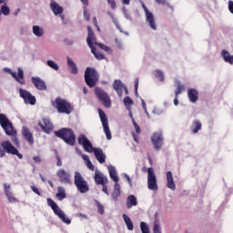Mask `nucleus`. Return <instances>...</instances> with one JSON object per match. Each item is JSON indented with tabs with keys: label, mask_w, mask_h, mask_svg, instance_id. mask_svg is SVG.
I'll use <instances>...</instances> for the list:
<instances>
[{
	"label": "nucleus",
	"mask_w": 233,
	"mask_h": 233,
	"mask_svg": "<svg viewBox=\"0 0 233 233\" xmlns=\"http://www.w3.org/2000/svg\"><path fill=\"white\" fill-rule=\"evenodd\" d=\"M56 176L61 183L64 185H70L72 183V176L69 172H66V170L60 168L56 172Z\"/></svg>",
	"instance_id": "nucleus-15"
},
{
	"label": "nucleus",
	"mask_w": 233,
	"mask_h": 233,
	"mask_svg": "<svg viewBox=\"0 0 233 233\" xmlns=\"http://www.w3.org/2000/svg\"><path fill=\"white\" fill-rule=\"evenodd\" d=\"M133 138H134V141H136V143H139V140L137 139L136 133H133Z\"/></svg>",
	"instance_id": "nucleus-60"
},
{
	"label": "nucleus",
	"mask_w": 233,
	"mask_h": 233,
	"mask_svg": "<svg viewBox=\"0 0 233 233\" xmlns=\"http://www.w3.org/2000/svg\"><path fill=\"white\" fill-rule=\"evenodd\" d=\"M78 217H79V218H83V219H87V218H88L86 215L82 214V213H79V214H78Z\"/></svg>",
	"instance_id": "nucleus-58"
},
{
	"label": "nucleus",
	"mask_w": 233,
	"mask_h": 233,
	"mask_svg": "<svg viewBox=\"0 0 233 233\" xmlns=\"http://www.w3.org/2000/svg\"><path fill=\"white\" fill-rule=\"evenodd\" d=\"M47 205L52 208L54 214L63 221V223H66V225H70V223H72V220L66 218L65 211L62 210L52 198H47Z\"/></svg>",
	"instance_id": "nucleus-8"
},
{
	"label": "nucleus",
	"mask_w": 233,
	"mask_h": 233,
	"mask_svg": "<svg viewBox=\"0 0 233 233\" xmlns=\"http://www.w3.org/2000/svg\"><path fill=\"white\" fill-rule=\"evenodd\" d=\"M81 3H83V5H85L86 6H88V0H80Z\"/></svg>",
	"instance_id": "nucleus-62"
},
{
	"label": "nucleus",
	"mask_w": 233,
	"mask_h": 233,
	"mask_svg": "<svg viewBox=\"0 0 233 233\" xmlns=\"http://www.w3.org/2000/svg\"><path fill=\"white\" fill-rule=\"evenodd\" d=\"M96 34H94V30H92L91 26H87V38L86 42L89 48H92L94 45H96Z\"/></svg>",
	"instance_id": "nucleus-21"
},
{
	"label": "nucleus",
	"mask_w": 233,
	"mask_h": 233,
	"mask_svg": "<svg viewBox=\"0 0 233 233\" xmlns=\"http://www.w3.org/2000/svg\"><path fill=\"white\" fill-rule=\"evenodd\" d=\"M102 191L106 194V196L109 195L108 193V187H106V184L102 185Z\"/></svg>",
	"instance_id": "nucleus-53"
},
{
	"label": "nucleus",
	"mask_w": 233,
	"mask_h": 233,
	"mask_svg": "<svg viewBox=\"0 0 233 233\" xmlns=\"http://www.w3.org/2000/svg\"><path fill=\"white\" fill-rule=\"evenodd\" d=\"M132 207H137V198L134 195H129L127 198V208H132Z\"/></svg>",
	"instance_id": "nucleus-28"
},
{
	"label": "nucleus",
	"mask_w": 233,
	"mask_h": 233,
	"mask_svg": "<svg viewBox=\"0 0 233 233\" xmlns=\"http://www.w3.org/2000/svg\"><path fill=\"white\" fill-rule=\"evenodd\" d=\"M155 2L162 6H167V8H170V10L174 12V7L170 5V3H168L167 0H155Z\"/></svg>",
	"instance_id": "nucleus-36"
},
{
	"label": "nucleus",
	"mask_w": 233,
	"mask_h": 233,
	"mask_svg": "<svg viewBox=\"0 0 233 233\" xmlns=\"http://www.w3.org/2000/svg\"><path fill=\"white\" fill-rule=\"evenodd\" d=\"M95 96H96L98 101L102 103L105 108H110L112 106V100H110V96L105 90L101 89V87L95 88Z\"/></svg>",
	"instance_id": "nucleus-10"
},
{
	"label": "nucleus",
	"mask_w": 233,
	"mask_h": 233,
	"mask_svg": "<svg viewBox=\"0 0 233 233\" xmlns=\"http://www.w3.org/2000/svg\"><path fill=\"white\" fill-rule=\"evenodd\" d=\"M155 76L157 77V79L158 81H161V82L165 81V75L163 74V71H161V70H156Z\"/></svg>",
	"instance_id": "nucleus-39"
},
{
	"label": "nucleus",
	"mask_w": 233,
	"mask_h": 233,
	"mask_svg": "<svg viewBox=\"0 0 233 233\" xmlns=\"http://www.w3.org/2000/svg\"><path fill=\"white\" fill-rule=\"evenodd\" d=\"M147 187L149 190H157V178L152 167L147 168Z\"/></svg>",
	"instance_id": "nucleus-12"
},
{
	"label": "nucleus",
	"mask_w": 233,
	"mask_h": 233,
	"mask_svg": "<svg viewBox=\"0 0 233 233\" xmlns=\"http://www.w3.org/2000/svg\"><path fill=\"white\" fill-rule=\"evenodd\" d=\"M228 10H229L230 14H233V1L232 0L228 1Z\"/></svg>",
	"instance_id": "nucleus-51"
},
{
	"label": "nucleus",
	"mask_w": 233,
	"mask_h": 233,
	"mask_svg": "<svg viewBox=\"0 0 233 233\" xmlns=\"http://www.w3.org/2000/svg\"><path fill=\"white\" fill-rule=\"evenodd\" d=\"M133 125L135 127V130L137 134H141V127H139V125H137V123H136V120L134 119H133Z\"/></svg>",
	"instance_id": "nucleus-48"
},
{
	"label": "nucleus",
	"mask_w": 233,
	"mask_h": 233,
	"mask_svg": "<svg viewBox=\"0 0 233 233\" xmlns=\"http://www.w3.org/2000/svg\"><path fill=\"white\" fill-rule=\"evenodd\" d=\"M85 81L89 88H94L97 82L99 81V74L97 71L92 67H86L85 71Z\"/></svg>",
	"instance_id": "nucleus-7"
},
{
	"label": "nucleus",
	"mask_w": 233,
	"mask_h": 233,
	"mask_svg": "<svg viewBox=\"0 0 233 233\" xmlns=\"http://www.w3.org/2000/svg\"><path fill=\"white\" fill-rule=\"evenodd\" d=\"M202 127L203 126L201 124V121L194 120L190 126V130H191L192 134H198V132H199V130H201Z\"/></svg>",
	"instance_id": "nucleus-27"
},
{
	"label": "nucleus",
	"mask_w": 233,
	"mask_h": 233,
	"mask_svg": "<svg viewBox=\"0 0 233 233\" xmlns=\"http://www.w3.org/2000/svg\"><path fill=\"white\" fill-rule=\"evenodd\" d=\"M95 182L97 185H106L108 183V178L106 177L103 176V174L99 172L95 173Z\"/></svg>",
	"instance_id": "nucleus-25"
},
{
	"label": "nucleus",
	"mask_w": 233,
	"mask_h": 233,
	"mask_svg": "<svg viewBox=\"0 0 233 233\" xmlns=\"http://www.w3.org/2000/svg\"><path fill=\"white\" fill-rule=\"evenodd\" d=\"M95 45L98 46V48H101V50H105V52H110V47L105 46L104 44H99L97 42H95Z\"/></svg>",
	"instance_id": "nucleus-44"
},
{
	"label": "nucleus",
	"mask_w": 233,
	"mask_h": 233,
	"mask_svg": "<svg viewBox=\"0 0 233 233\" xmlns=\"http://www.w3.org/2000/svg\"><path fill=\"white\" fill-rule=\"evenodd\" d=\"M108 5H111L112 10H116L117 8V5L116 4V0H107Z\"/></svg>",
	"instance_id": "nucleus-47"
},
{
	"label": "nucleus",
	"mask_w": 233,
	"mask_h": 233,
	"mask_svg": "<svg viewBox=\"0 0 233 233\" xmlns=\"http://www.w3.org/2000/svg\"><path fill=\"white\" fill-rule=\"evenodd\" d=\"M140 230L142 233H150V228L145 222L140 223Z\"/></svg>",
	"instance_id": "nucleus-40"
},
{
	"label": "nucleus",
	"mask_w": 233,
	"mask_h": 233,
	"mask_svg": "<svg viewBox=\"0 0 233 233\" xmlns=\"http://www.w3.org/2000/svg\"><path fill=\"white\" fill-rule=\"evenodd\" d=\"M84 17L86 21H90V14L86 12V9L84 10Z\"/></svg>",
	"instance_id": "nucleus-52"
},
{
	"label": "nucleus",
	"mask_w": 233,
	"mask_h": 233,
	"mask_svg": "<svg viewBox=\"0 0 233 233\" xmlns=\"http://www.w3.org/2000/svg\"><path fill=\"white\" fill-rule=\"evenodd\" d=\"M91 48V52L92 54L95 56L96 59H98L99 61H101V59H105V55L101 54V52H99L96 46H92Z\"/></svg>",
	"instance_id": "nucleus-33"
},
{
	"label": "nucleus",
	"mask_w": 233,
	"mask_h": 233,
	"mask_svg": "<svg viewBox=\"0 0 233 233\" xmlns=\"http://www.w3.org/2000/svg\"><path fill=\"white\" fill-rule=\"evenodd\" d=\"M93 23L95 26H97V18L96 16L93 17Z\"/></svg>",
	"instance_id": "nucleus-61"
},
{
	"label": "nucleus",
	"mask_w": 233,
	"mask_h": 233,
	"mask_svg": "<svg viewBox=\"0 0 233 233\" xmlns=\"http://www.w3.org/2000/svg\"><path fill=\"white\" fill-rule=\"evenodd\" d=\"M47 66H50V68H53V70H59V66H57V64L53 60H48Z\"/></svg>",
	"instance_id": "nucleus-43"
},
{
	"label": "nucleus",
	"mask_w": 233,
	"mask_h": 233,
	"mask_svg": "<svg viewBox=\"0 0 233 233\" xmlns=\"http://www.w3.org/2000/svg\"><path fill=\"white\" fill-rule=\"evenodd\" d=\"M98 114L102 127L104 128V132L106 136V139L110 141V139H112V133L110 132V127H108V117H106V114H105V111L101 108H98Z\"/></svg>",
	"instance_id": "nucleus-11"
},
{
	"label": "nucleus",
	"mask_w": 233,
	"mask_h": 233,
	"mask_svg": "<svg viewBox=\"0 0 233 233\" xmlns=\"http://www.w3.org/2000/svg\"><path fill=\"white\" fill-rule=\"evenodd\" d=\"M50 8L55 14V15H60L63 13V7L57 4L56 1H52L50 4Z\"/></svg>",
	"instance_id": "nucleus-26"
},
{
	"label": "nucleus",
	"mask_w": 233,
	"mask_h": 233,
	"mask_svg": "<svg viewBox=\"0 0 233 233\" xmlns=\"http://www.w3.org/2000/svg\"><path fill=\"white\" fill-rule=\"evenodd\" d=\"M31 81L34 85V86L36 88V90H46V84L44 82L43 79L39 76H33L31 78Z\"/></svg>",
	"instance_id": "nucleus-20"
},
{
	"label": "nucleus",
	"mask_w": 233,
	"mask_h": 233,
	"mask_svg": "<svg viewBox=\"0 0 233 233\" xmlns=\"http://www.w3.org/2000/svg\"><path fill=\"white\" fill-rule=\"evenodd\" d=\"M6 154L17 156L18 159H23V154L19 153V150L8 140L0 143V157H5Z\"/></svg>",
	"instance_id": "nucleus-5"
},
{
	"label": "nucleus",
	"mask_w": 233,
	"mask_h": 233,
	"mask_svg": "<svg viewBox=\"0 0 233 233\" xmlns=\"http://www.w3.org/2000/svg\"><path fill=\"white\" fill-rule=\"evenodd\" d=\"M221 56L223 57L225 63H228V65H233V56L227 50L221 51Z\"/></svg>",
	"instance_id": "nucleus-29"
},
{
	"label": "nucleus",
	"mask_w": 233,
	"mask_h": 233,
	"mask_svg": "<svg viewBox=\"0 0 233 233\" xmlns=\"http://www.w3.org/2000/svg\"><path fill=\"white\" fill-rule=\"evenodd\" d=\"M1 12L4 15H10V7L6 5L1 6Z\"/></svg>",
	"instance_id": "nucleus-42"
},
{
	"label": "nucleus",
	"mask_w": 233,
	"mask_h": 233,
	"mask_svg": "<svg viewBox=\"0 0 233 233\" xmlns=\"http://www.w3.org/2000/svg\"><path fill=\"white\" fill-rule=\"evenodd\" d=\"M95 203H96V208H97V212L101 216H103V214H105V207L98 200H96Z\"/></svg>",
	"instance_id": "nucleus-38"
},
{
	"label": "nucleus",
	"mask_w": 233,
	"mask_h": 233,
	"mask_svg": "<svg viewBox=\"0 0 233 233\" xmlns=\"http://www.w3.org/2000/svg\"><path fill=\"white\" fill-rule=\"evenodd\" d=\"M108 172L110 178L115 181L114 190L111 194L112 199H114V201H117L121 196V186L118 183L119 177H117V171L114 166H110L108 167Z\"/></svg>",
	"instance_id": "nucleus-6"
},
{
	"label": "nucleus",
	"mask_w": 233,
	"mask_h": 233,
	"mask_svg": "<svg viewBox=\"0 0 233 233\" xmlns=\"http://www.w3.org/2000/svg\"><path fill=\"white\" fill-rule=\"evenodd\" d=\"M167 177V187L170 188V190H176V183H174V176L171 171H167L166 174Z\"/></svg>",
	"instance_id": "nucleus-24"
},
{
	"label": "nucleus",
	"mask_w": 233,
	"mask_h": 233,
	"mask_svg": "<svg viewBox=\"0 0 233 233\" xmlns=\"http://www.w3.org/2000/svg\"><path fill=\"white\" fill-rule=\"evenodd\" d=\"M126 179L127 180V182L129 183V185H132V178H130L128 177V175H126Z\"/></svg>",
	"instance_id": "nucleus-59"
},
{
	"label": "nucleus",
	"mask_w": 233,
	"mask_h": 233,
	"mask_svg": "<svg viewBox=\"0 0 233 233\" xmlns=\"http://www.w3.org/2000/svg\"><path fill=\"white\" fill-rule=\"evenodd\" d=\"M51 105L58 114L70 116V114L74 112V105L61 96H57L55 100H52Z\"/></svg>",
	"instance_id": "nucleus-3"
},
{
	"label": "nucleus",
	"mask_w": 233,
	"mask_h": 233,
	"mask_svg": "<svg viewBox=\"0 0 233 233\" xmlns=\"http://www.w3.org/2000/svg\"><path fill=\"white\" fill-rule=\"evenodd\" d=\"M5 196L9 201V203H17V198L12 196V191H9L5 188Z\"/></svg>",
	"instance_id": "nucleus-35"
},
{
	"label": "nucleus",
	"mask_w": 233,
	"mask_h": 233,
	"mask_svg": "<svg viewBox=\"0 0 233 233\" xmlns=\"http://www.w3.org/2000/svg\"><path fill=\"white\" fill-rule=\"evenodd\" d=\"M33 160L35 161V163H41V157H34Z\"/></svg>",
	"instance_id": "nucleus-55"
},
{
	"label": "nucleus",
	"mask_w": 233,
	"mask_h": 233,
	"mask_svg": "<svg viewBox=\"0 0 233 233\" xmlns=\"http://www.w3.org/2000/svg\"><path fill=\"white\" fill-rule=\"evenodd\" d=\"M187 97L190 103H198L199 99V92L194 88L187 89Z\"/></svg>",
	"instance_id": "nucleus-22"
},
{
	"label": "nucleus",
	"mask_w": 233,
	"mask_h": 233,
	"mask_svg": "<svg viewBox=\"0 0 233 233\" xmlns=\"http://www.w3.org/2000/svg\"><path fill=\"white\" fill-rule=\"evenodd\" d=\"M56 167H63V160H61V157L59 155H56Z\"/></svg>",
	"instance_id": "nucleus-49"
},
{
	"label": "nucleus",
	"mask_w": 233,
	"mask_h": 233,
	"mask_svg": "<svg viewBox=\"0 0 233 233\" xmlns=\"http://www.w3.org/2000/svg\"><path fill=\"white\" fill-rule=\"evenodd\" d=\"M67 66L71 74H77V66L76 65V63H74V60H72L70 56H67Z\"/></svg>",
	"instance_id": "nucleus-30"
},
{
	"label": "nucleus",
	"mask_w": 233,
	"mask_h": 233,
	"mask_svg": "<svg viewBox=\"0 0 233 233\" xmlns=\"http://www.w3.org/2000/svg\"><path fill=\"white\" fill-rule=\"evenodd\" d=\"M38 127H40L46 134H50V132L54 130V125L47 118H43L42 122H38Z\"/></svg>",
	"instance_id": "nucleus-19"
},
{
	"label": "nucleus",
	"mask_w": 233,
	"mask_h": 233,
	"mask_svg": "<svg viewBox=\"0 0 233 233\" xmlns=\"http://www.w3.org/2000/svg\"><path fill=\"white\" fill-rule=\"evenodd\" d=\"M151 141L154 145L156 150H161L163 147V133L162 132H155L151 137Z\"/></svg>",
	"instance_id": "nucleus-16"
},
{
	"label": "nucleus",
	"mask_w": 233,
	"mask_h": 233,
	"mask_svg": "<svg viewBox=\"0 0 233 233\" xmlns=\"http://www.w3.org/2000/svg\"><path fill=\"white\" fill-rule=\"evenodd\" d=\"M19 95H20V97H22V99H24L25 105H35L36 103V99H35V96H33L32 93H30L29 91H27L26 89H23V88H20L19 89Z\"/></svg>",
	"instance_id": "nucleus-14"
},
{
	"label": "nucleus",
	"mask_w": 233,
	"mask_h": 233,
	"mask_svg": "<svg viewBox=\"0 0 233 233\" xmlns=\"http://www.w3.org/2000/svg\"><path fill=\"white\" fill-rule=\"evenodd\" d=\"M0 127L5 130L6 136L11 137V140L15 147L21 145L19 139H17V131L14 128V125L11 123L8 116L3 113L0 114Z\"/></svg>",
	"instance_id": "nucleus-2"
},
{
	"label": "nucleus",
	"mask_w": 233,
	"mask_h": 233,
	"mask_svg": "<svg viewBox=\"0 0 233 233\" xmlns=\"http://www.w3.org/2000/svg\"><path fill=\"white\" fill-rule=\"evenodd\" d=\"M138 86H139V80H136L135 81V94H136V96H137V88H138Z\"/></svg>",
	"instance_id": "nucleus-54"
},
{
	"label": "nucleus",
	"mask_w": 233,
	"mask_h": 233,
	"mask_svg": "<svg viewBox=\"0 0 233 233\" xmlns=\"http://www.w3.org/2000/svg\"><path fill=\"white\" fill-rule=\"evenodd\" d=\"M153 232L161 233V227H159V222H157V220L155 221Z\"/></svg>",
	"instance_id": "nucleus-45"
},
{
	"label": "nucleus",
	"mask_w": 233,
	"mask_h": 233,
	"mask_svg": "<svg viewBox=\"0 0 233 233\" xmlns=\"http://www.w3.org/2000/svg\"><path fill=\"white\" fill-rule=\"evenodd\" d=\"M65 198H66V192L65 191V187H58L57 193H56V199H58V201H63Z\"/></svg>",
	"instance_id": "nucleus-31"
},
{
	"label": "nucleus",
	"mask_w": 233,
	"mask_h": 233,
	"mask_svg": "<svg viewBox=\"0 0 233 233\" xmlns=\"http://www.w3.org/2000/svg\"><path fill=\"white\" fill-rule=\"evenodd\" d=\"M177 97H179V96L175 95V99H174L175 106H177V105H179V100L177 99Z\"/></svg>",
	"instance_id": "nucleus-56"
},
{
	"label": "nucleus",
	"mask_w": 233,
	"mask_h": 233,
	"mask_svg": "<svg viewBox=\"0 0 233 233\" xmlns=\"http://www.w3.org/2000/svg\"><path fill=\"white\" fill-rule=\"evenodd\" d=\"M31 189L33 190V192H35V194H37V196H41V192H39V189H37L35 186H31Z\"/></svg>",
	"instance_id": "nucleus-50"
},
{
	"label": "nucleus",
	"mask_w": 233,
	"mask_h": 233,
	"mask_svg": "<svg viewBox=\"0 0 233 233\" xmlns=\"http://www.w3.org/2000/svg\"><path fill=\"white\" fill-rule=\"evenodd\" d=\"M177 89L175 91V96H179V94H181L182 92H185V86L181 85L180 82H177Z\"/></svg>",
	"instance_id": "nucleus-37"
},
{
	"label": "nucleus",
	"mask_w": 233,
	"mask_h": 233,
	"mask_svg": "<svg viewBox=\"0 0 233 233\" xmlns=\"http://www.w3.org/2000/svg\"><path fill=\"white\" fill-rule=\"evenodd\" d=\"M113 88L116 90L118 97H123V91H125L126 96H128V89L121 80H115L113 83Z\"/></svg>",
	"instance_id": "nucleus-17"
},
{
	"label": "nucleus",
	"mask_w": 233,
	"mask_h": 233,
	"mask_svg": "<svg viewBox=\"0 0 233 233\" xmlns=\"http://www.w3.org/2000/svg\"><path fill=\"white\" fill-rule=\"evenodd\" d=\"M141 103H142V107L145 110V112H147V103H145L144 99H141Z\"/></svg>",
	"instance_id": "nucleus-57"
},
{
	"label": "nucleus",
	"mask_w": 233,
	"mask_h": 233,
	"mask_svg": "<svg viewBox=\"0 0 233 233\" xmlns=\"http://www.w3.org/2000/svg\"><path fill=\"white\" fill-rule=\"evenodd\" d=\"M122 218L127 225V229L134 230V223H132V219H130L127 214H123Z\"/></svg>",
	"instance_id": "nucleus-32"
},
{
	"label": "nucleus",
	"mask_w": 233,
	"mask_h": 233,
	"mask_svg": "<svg viewBox=\"0 0 233 233\" xmlns=\"http://www.w3.org/2000/svg\"><path fill=\"white\" fill-rule=\"evenodd\" d=\"M124 105L127 106V108H128V106H132V105H134V100H132L130 96H126L124 98Z\"/></svg>",
	"instance_id": "nucleus-41"
},
{
	"label": "nucleus",
	"mask_w": 233,
	"mask_h": 233,
	"mask_svg": "<svg viewBox=\"0 0 233 233\" xmlns=\"http://www.w3.org/2000/svg\"><path fill=\"white\" fill-rule=\"evenodd\" d=\"M77 141H78V145H82L86 152H94L95 157H96V160L98 161V163H101V164L105 163V161L106 160V155L103 153V149L94 148L90 140L86 138V136L80 135L77 138Z\"/></svg>",
	"instance_id": "nucleus-1"
},
{
	"label": "nucleus",
	"mask_w": 233,
	"mask_h": 233,
	"mask_svg": "<svg viewBox=\"0 0 233 233\" xmlns=\"http://www.w3.org/2000/svg\"><path fill=\"white\" fill-rule=\"evenodd\" d=\"M75 185L80 194H86V192L90 190L88 182H86L81 173L77 171L75 173Z\"/></svg>",
	"instance_id": "nucleus-9"
},
{
	"label": "nucleus",
	"mask_w": 233,
	"mask_h": 233,
	"mask_svg": "<svg viewBox=\"0 0 233 233\" xmlns=\"http://www.w3.org/2000/svg\"><path fill=\"white\" fill-rule=\"evenodd\" d=\"M22 136H24L25 139L27 141V143H29V145L34 144V134L30 132V129H28V127H23Z\"/></svg>",
	"instance_id": "nucleus-23"
},
{
	"label": "nucleus",
	"mask_w": 233,
	"mask_h": 233,
	"mask_svg": "<svg viewBox=\"0 0 233 233\" xmlns=\"http://www.w3.org/2000/svg\"><path fill=\"white\" fill-rule=\"evenodd\" d=\"M5 71L7 72V74H10L17 83L25 85V74L23 73V69L18 68V75L10 68H5Z\"/></svg>",
	"instance_id": "nucleus-18"
},
{
	"label": "nucleus",
	"mask_w": 233,
	"mask_h": 233,
	"mask_svg": "<svg viewBox=\"0 0 233 233\" xmlns=\"http://www.w3.org/2000/svg\"><path fill=\"white\" fill-rule=\"evenodd\" d=\"M145 15H146V23L147 26L151 28V30H157V24L156 23V18L154 17V14L148 10L147 5H143Z\"/></svg>",
	"instance_id": "nucleus-13"
},
{
	"label": "nucleus",
	"mask_w": 233,
	"mask_h": 233,
	"mask_svg": "<svg viewBox=\"0 0 233 233\" xmlns=\"http://www.w3.org/2000/svg\"><path fill=\"white\" fill-rule=\"evenodd\" d=\"M8 0H0V5H6Z\"/></svg>",
	"instance_id": "nucleus-64"
},
{
	"label": "nucleus",
	"mask_w": 233,
	"mask_h": 233,
	"mask_svg": "<svg viewBox=\"0 0 233 233\" xmlns=\"http://www.w3.org/2000/svg\"><path fill=\"white\" fill-rule=\"evenodd\" d=\"M84 159H86L87 168H89V170H94L95 169L94 164H92V161L88 159V157H84Z\"/></svg>",
	"instance_id": "nucleus-46"
},
{
	"label": "nucleus",
	"mask_w": 233,
	"mask_h": 233,
	"mask_svg": "<svg viewBox=\"0 0 233 233\" xmlns=\"http://www.w3.org/2000/svg\"><path fill=\"white\" fill-rule=\"evenodd\" d=\"M55 136L62 139L66 145H69V147L76 145V133L71 128H61L55 132Z\"/></svg>",
	"instance_id": "nucleus-4"
},
{
	"label": "nucleus",
	"mask_w": 233,
	"mask_h": 233,
	"mask_svg": "<svg viewBox=\"0 0 233 233\" xmlns=\"http://www.w3.org/2000/svg\"><path fill=\"white\" fill-rule=\"evenodd\" d=\"M123 5H130V0H122Z\"/></svg>",
	"instance_id": "nucleus-63"
},
{
	"label": "nucleus",
	"mask_w": 233,
	"mask_h": 233,
	"mask_svg": "<svg viewBox=\"0 0 233 233\" xmlns=\"http://www.w3.org/2000/svg\"><path fill=\"white\" fill-rule=\"evenodd\" d=\"M33 34L37 37H41L45 34V31L39 25H35L33 26Z\"/></svg>",
	"instance_id": "nucleus-34"
}]
</instances>
